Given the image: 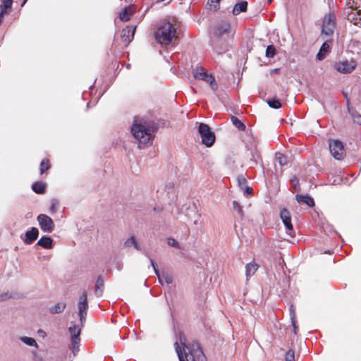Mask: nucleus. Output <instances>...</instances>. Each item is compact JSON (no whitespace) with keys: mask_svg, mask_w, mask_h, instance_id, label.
I'll return each mask as SVG.
<instances>
[{"mask_svg":"<svg viewBox=\"0 0 361 361\" xmlns=\"http://www.w3.org/2000/svg\"><path fill=\"white\" fill-rule=\"evenodd\" d=\"M179 340L184 355L178 342H176L174 345L180 361H204L205 356L198 342L193 341L188 343L187 339L183 333L180 334Z\"/></svg>","mask_w":361,"mask_h":361,"instance_id":"f257e3e1","label":"nucleus"},{"mask_svg":"<svg viewBox=\"0 0 361 361\" xmlns=\"http://www.w3.org/2000/svg\"><path fill=\"white\" fill-rule=\"evenodd\" d=\"M155 130L156 128L153 122L134 123L131 127V132L137 140L140 148L142 147V145H152L154 137L152 134Z\"/></svg>","mask_w":361,"mask_h":361,"instance_id":"f03ea898","label":"nucleus"},{"mask_svg":"<svg viewBox=\"0 0 361 361\" xmlns=\"http://www.w3.org/2000/svg\"><path fill=\"white\" fill-rule=\"evenodd\" d=\"M154 37L161 45H169L178 38L175 25L170 22H163L154 32Z\"/></svg>","mask_w":361,"mask_h":361,"instance_id":"7ed1b4c3","label":"nucleus"},{"mask_svg":"<svg viewBox=\"0 0 361 361\" xmlns=\"http://www.w3.org/2000/svg\"><path fill=\"white\" fill-rule=\"evenodd\" d=\"M198 133L201 136L202 143L206 147H210L214 144L215 134L207 124L200 123L198 126Z\"/></svg>","mask_w":361,"mask_h":361,"instance_id":"20e7f679","label":"nucleus"},{"mask_svg":"<svg viewBox=\"0 0 361 361\" xmlns=\"http://www.w3.org/2000/svg\"><path fill=\"white\" fill-rule=\"evenodd\" d=\"M192 75L195 79L203 80L209 84L213 90H216L218 88L214 77L212 74L208 73L202 66H197L193 70Z\"/></svg>","mask_w":361,"mask_h":361,"instance_id":"39448f33","label":"nucleus"},{"mask_svg":"<svg viewBox=\"0 0 361 361\" xmlns=\"http://www.w3.org/2000/svg\"><path fill=\"white\" fill-rule=\"evenodd\" d=\"M336 25V18L333 12L326 14L322 25V35L331 37Z\"/></svg>","mask_w":361,"mask_h":361,"instance_id":"423d86ee","label":"nucleus"},{"mask_svg":"<svg viewBox=\"0 0 361 361\" xmlns=\"http://www.w3.org/2000/svg\"><path fill=\"white\" fill-rule=\"evenodd\" d=\"M329 150L331 155L338 160L343 159L345 155V151L343 143L338 140H329Z\"/></svg>","mask_w":361,"mask_h":361,"instance_id":"0eeeda50","label":"nucleus"},{"mask_svg":"<svg viewBox=\"0 0 361 361\" xmlns=\"http://www.w3.org/2000/svg\"><path fill=\"white\" fill-rule=\"evenodd\" d=\"M280 218L286 228V232L290 237H295V231L291 223V215L290 212L283 208L281 210Z\"/></svg>","mask_w":361,"mask_h":361,"instance_id":"6e6552de","label":"nucleus"},{"mask_svg":"<svg viewBox=\"0 0 361 361\" xmlns=\"http://www.w3.org/2000/svg\"><path fill=\"white\" fill-rule=\"evenodd\" d=\"M37 220L40 228L44 232L51 233L54 228V223L51 217L46 214H41L37 216Z\"/></svg>","mask_w":361,"mask_h":361,"instance_id":"1a4fd4ad","label":"nucleus"},{"mask_svg":"<svg viewBox=\"0 0 361 361\" xmlns=\"http://www.w3.org/2000/svg\"><path fill=\"white\" fill-rule=\"evenodd\" d=\"M348 8L350 9V11H348L347 13V18L351 22H353L355 25H357L358 23L356 21V19L354 18L353 15L355 13L353 11L356 12V14L359 17V20H361V8H360V1L357 2L355 0H349L348 2Z\"/></svg>","mask_w":361,"mask_h":361,"instance_id":"9d476101","label":"nucleus"},{"mask_svg":"<svg viewBox=\"0 0 361 361\" xmlns=\"http://www.w3.org/2000/svg\"><path fill=\"white\" fill-rule=\"evenodd\" d=\"M70 334H71V345H72V350L74 355H75L79 350V344L80 341V335L81 332V329L74 325L73 326H70L68 329Z\"/></svg>","mask_w":361,"mask_h":361,"instance_id":"9b49d317","label":"nucleus"},{"mask_svg":"<svg viewBox=\"0 0 361 361\" xmlns=\"http://www.w3.org/2000/svg\"><path fill=\"white\" fill-rule=\"evenodd\" d=\"M78 315L80 317L81 322H82V321L85 320V317L87 315V311L88 309L87 295L86 292H83L82 294L80 296L78 302Z\"/></svg>","mask_w":361,"mask_h":361,"instance_id":"f8f14e48","label":"nucleus"},{"mask_svg":"<svg viewBox=\"0 0 361 361\" xmlns=\"http://www.w3.org/2000/svg\"><path fill=\"white\" fill-rule=\"evenodd\" d=\"M135 30L136 26L133 25L126 26L121 30V39L125 47H127L133 39Z\"/></svg>","mask_w":361,"mask_h":361,"instance_id":"ddd939ff","label":"nucleus"},{"mask_svg":"<svg viewBox=\"0 0 361 361\" xmlns=\"http://www.w3.org/2000/svg\"><path fill=\"white\" fill-rule=\"evenodd\" d=\"M356 67V62L354 60L338 61L335 64V68L343 73H350Z\"/></svg>","mask_w":361,"mask_h":361,"instance_id":"4468645a","label":"nucleus"},{"mask_svg":"<svg viewBox=\"0 0 361 361\" xmlns=\"http://www.w3.org/2000/svg\"><path fill=\"white\" fill-rule=\"evenodd\" d=\"M25 235V238L24 239V243L27 245H30L37 240L39 231L37 228L32 227L30 231H26Z\"/></svg>","mask_w":361,"mask_h":361,"instance_id":"2eb2a0df","label":"nucleus"},{"mask_svg":"<svg viewBox=\"0 0 361 361\" xmlns=\"http://www.w3.org/2000/svg\"><path fill=\"white\" fill-rule=\"evenodd\" d=\"M230 29V23L228 21H221L215 27L214 35L221 37Z\"/></svg>","mask_w":361,"mask_h":361,"instance_id":"dca6fc26","label":"nucleus"},{"mask_svg":"<svg viewBox=\"0 0 361 361\" xmlns=\"http://www.w3.org/2000/svg\"><path fill=\"white\" fill-rule=\"evenodd\" d=\"M259 269V265L255 262L252 261L245 265V276L247 279L252 276L257 269Z\"/></svg>","mask_w":361,"mask_h":361,"instance_id":"f3484780","label":"nucleus"},{"mask_svg":"<svg viewBox=\"0 0 361 361\" xmlns=\"http://www.w3.org/2000/svg\"><path fill=\"white\" fill-rule=\"evenodd\" d=\"M295 199L299 204H305L310 207L315 204L313 198L309 195H296Z\"/></svg>","mask_w":361,"mask_h":361,"instance_id":"a211bd4d","label":"nucleus"},{"mask_svg":"<svg viewBox=\"0 0 361 361\" xmlns=\"http://www.w3.org/2000/svg\"><path fill=\"white\" fill-rule=\"evenodd\" d=\"M37 245L44 248L51 249L53 247V240L50 237L42 236L37 243Z\"/></svg>","mask_w":361,"mask_h":361,"instance_id":"6ab92c4d","label":"nucleus"},{"mask_svg":"<svg viewBox=\"0 0 361 361\" xmlns=\"http://www.w3.org/2000/svg\"><path fill=\"white\" fill-rule=\"evenodd\" d=\"M329 44L328 42H324L320 47V49L317 54V59L319 61L324 59L326 54L329 52Z\"/></svg>","mask_w":361,"mask_h":361,"instance_id":"aec40b11","label":"nucleus"},{"mask_svg":"<svg viewBox=\"0 0 361 361\" xmlns=\"http://www.w3.org/2000/svg\"><path fill=\"white\" fill-rule=\"evenodd\" d=\"M104 289V283L102 278V276H99L97 279L96 283H95V290H94V294L97 297H101L103 294Z\"/></svg>","mask_w":361,"mask_h":361,"instance_id":"412c9836","label":"nucleus"},{"mask_svg":"<svg viewBox=\"0 0 361 361\" xmlns=\"http://www.w3.org/2000/svg\"><path fill=\"white\" fill-rule=\"evenodd\" d=\"M47 184L42 181H36L32 183V189L37 194H44L45 192Z\"/></svg>","mask_w":361,"mask_h":361,"instance_id":"4be33fe9","label":"nucleus"},{"mask_svg":"<svg viewBox=\"0 0 361 361\" xmlns=\"http://www.w3.org/2000/svg\"><path fill=\"white\" fill-rule=\"evenodd\" d=\"M247 8V1H241L240 3L236 4L232 11V13L234 16H237L240 14L241 12H245Z\"/></svg>","mask_w":361,"mask_h":361,"instance_id":"5701e85b","label":"nucleus"},{"mask_svg":"<svg viewBox=\"0 0 361 361\" xmlns=\"http://www.w3.org/2000/svg\"><path fill=\"white\" fill-rule=\"evenodd\" d=\"M51 168L50 161L48 158H44L42 160L39 164V173L43 176Z\"/></svg>","mask_w":361,"mask_h":361,"instance_id":"b1692460","label":"nucleus"},{"mask_svg":"<svg viewBox=\"0 0 361 361\" xmlns=\"http://www.w3.org/2000/svg\"><path fill=\"white\" fill-rule=\"evenodd\" d=\"M131 8L130 6L126 7L122 12L119 15V18L121 20L126 22L130 19L131 16L133 15V11H130Z\"/></svg>","mask_w":361,"mask_h":361,"instance_id":"393cba45","label":"nucleus"},{"mask_svg":"<svg viewBox=\"0 0 361 361\" xmlns=\"http://www.w3.org/2000/svg\"><path fill=\"white\" fill-rule=\"evenodd\" d=\"M13 0H1L0 8L4 13L11 11Z\"/></svg>","mask_w":361,"mask_h":361,"instance_id":"a878e982","label":"nucleus"},{"mask_svg":"<svg viewBox=\"0 0 361 361\" xmlns=\"http://www.w3.org/2000/svg\"><path fill=\"white\" fill-rule=\"evenodd\" d=\"M66 307L65 302H58L54 306L49 308V312L51 314H59L62 312Z\"/></svg>","mask_w":361,"mask_h":361,"instance_id":"bb28decb","label":"nucleus"},{"mask_svg":"<svg viewBox=\"0 0 361 361\" xmlns=\"http://www.w3.org/2000/svg\"><path fill=\"white\" fill-rule=\"evenodd\" d=\"M231 121L233 124L240 130L244 131L246 128L245 125L240 121L237 117L232 116Z\"/></svg>","mask_w":361,"mask_h":361,"instance_id":"cd10ccee","label":"nucleus"},{"mask_svg":"<svg viewBox=\"0 0 361 361\" xmlns=\"http://www.w3.org/2000/svg\"><path fill=\"white\" fill-rule=\"evenodd\" d=\"M207 5L209 10L216 11L220 8V0H208Z\"/></svg>","mask_w":361,"mask_h":361,"instance_id":"c85d7f7f","label":"nucleus"},{"mask_svg":"<svg viewBox=\"0 0 361 361\" xmlns=\"http://www.w3.org/2000/svg\"><path fill=\"white\" fill-rule=\"evenodd\" d=\"M276 161L279 164L280 166H283L287 164L286 157L280 152H278L275 155Z\"/></svg>","mask_w":361,"mask_h":361,"instance_id":"c756f323","label":"nucleus"},{"mask_svg":"<svg viewBox=\"0 0 361 361\" xmlns=\"http://www.w3.org/2000/svg\"><path fill=\"white\" fill-rule=\"evenodd\" d=\"M276 53V48L274 45H269L266 49V56L268 58H273Z\"/></svg>","mask_w":361,"mask_h":361,"instance_id":"7c9ffc66","label":"nucleus"},{"mask_svg":"<svg viewBox=\"0 0 361 361\" xmlns=\"http://www.w3.org/2000/svg\"><path fill=\"white\" fill-rule=\"evenodd\" d=\"M125 245L126 247H131L134 245L135 249L139 250L138 245L136 242L135 238L133 236L130 237L125 242Z\"/></svg>","mask_w":361,"mask_h":361,"instance_id":"2f4dec72","label":"nucleus"},{"mask_svg":"<svg viewBox=\"0 0 361 361\" xmlns=\"http://www.w3.org/2000/svg\"><path fill=\"white\" fill-rule=\"evenodd\" d=\"M21 341L28 345L37 346V343L35 340L32 338L25 336L21 338Z\"/></svg>","mask_w":361,"mask_h":361,"instance_id":"473e14b6","label":"nucleus"},{"mask_svg":"<svg viewBox=\"0 0 361 361\" xmlns=\"http://www.w3.org/2000/svg\"><path fill=\"white\" fill-rule=\"evenodd\" d=\"M269 106L273 109H279L281 106L280 102L277 99H269L267 102Z\"/></svg>","mask_w":361,"mask_h":361,"instance_id":"72a5a7b5","label":"nucleus"},{"mask_svg":"<svg viewBox=\"0 0 361 361\" xmlns=\"http://www.w3.org/2000/svg\"><path fill=\"white\" fill-rule=\"evenodd\" d=\"M295 360V352L293 350H289L286 353L285 361H294Z\"/></svg>","mask_w":361,"mask_h":361,"instance_id":"f704fd0d","label":"nucleus"},{"mask_svg":"<svg viewBox=\"0 0 361 361\" xmlns=\"http://www.w3.org/2000/svg\"><path fill=\"white\" fill-rule=\"evenodd\" d=\"M150 262H151V264H152V266L153 267V269L154 271L155 274L157 276L159 281L161 283V276L159 274V271L158 270V266H157V263L152 259H150Z\"/></svg>","mask_w":361,"mask_h":361,"instance_id":"c9c22d12","label":"nucleus"},{"mask_svg":"<svg viewBox=\"0 0 361 361\" xmlns=\"http://www.w3.org/2000/svg\"><path fill=\"white\" fill-rule=\"evenodd\" d=\"M233 208L237 210L238 214L240 216L241 218L243 217V211L242 207L240 205V204L235 201H233Z\"/></svg>","mask_w":361,"mask_h":361,"instance_id":"e433bc0d","label":"nucleus"},{"mask_svg":"<svg viewBox=\"0 0 361 361\" xmlns=\"http://www.w3.org/2000/svg\"><path fill=\"white\" fill-rule=\"evenodd\" d=\"M238 183L240 186H244L247 184V180L244 176L241 175L238 177Z\"/></svg>","mask_w":361,"mask_h":361,"instance_id":"4c0bfd02","label":"nucleus"},{"mask_svg":"<svg viewBox=\"0 0 361 361\" xmlns=\"http://www.w3.org/2000/svg\"><path fill=\"white\" fill-rule=\"evenodd\" d=\"M168 244L174 247H178L179 243L173 238H168Z\"/></svg>","mask_w":361,"mask_h":361,"instance_id":"58836bf2","label":"nucleus"},{"mask_svg":"<svg viewBox=\"0 0 361 361\" xmlns=\"http://www.w3.org/2000/svg\"><path fill=\"white\" fill-rule=\"evenodd\" d=\"M58 201L56 200H52L51 201V206H50V211L52 212V213H54L56 212V208L58 205Z\"/></svg>","mask_w":361,"mask_h":361,"instance_id":"ea45409f","label":"nucleus"},{"mask_svg":"<svg viewBox=\"0 0 361 361\" xmlns=\"http://www.w3.org/2000/svg\"><path fill=\"white\" fill-rule=\"evenodd\" d=\"M290 310V319L291 320L295 319V307H294L293 305H291L290 306V310Z\"/></svg>","mask_w":361,"mask_h":361,"instance_id":"a19ab883","label":"nucleus"},{"mask_svg":"<svg viewBox=\"0 0 361 361\" xmlns=\"http://www.w3.org/2000/svg\"><path fill=\"white\" fill-rule=\"evenodd\" d=\"M353 121L355 123H357L359 125H361V115L355 114L353 116Z\"/></svg>","mask_w":361,"mask_h":361,"instance_id":"79ce46f5","label":"nucleus"},{"mask_svg":"<svg viewBox=\"0 0 361 361\" xmlns=\"http://www.w3.org/2000/svg\"><path fill=\"white\" fill-rule=\"evenodd\" d=\"M162 277L165 279L166 283H172V278L168 274H163Z\"/></svg>","mask_w":361,"mask_h":361,"instance_id":"37998d69","label":"nucleus"},{"mask_svg":"<svg viewBox=\"0 0 361 361\" xmlns=\"http://www.w3.org/2000/svg\"><path fill=\"white\" fill-rule=\"evenodd\" d=\"M291 322H292V325H293V332H294L295 334H298V327L296 325V320L295 319L291 320Z\"/></svg>","mask_w":361,"mask_h":361,"instance_id":"c03bdc74","label":"nucleus"},{"mask_svg":"<svg viewBox=\"0 0 361 361\" xmlns=\"http://www.w3.org/2000/svg\"><path fill=\"white\" fill-rule=\"evenodd\" d=\"M7 14H8V13H4V11L1 10V12H0V25L4 21V15H7Z\"/></svg>","mask_w":361,"mask_h":361,"instance_id":"a18cd8bd","label":"nucleus"},{"mask_svg":"<svg viewBox=\"0 0 361 361\" xmlns=\"http://www.w3.org/2000/svg\"><path fill=\"white\" fill-rule=\"evenodd\" d=\"M245 191L247 194H249V195H252V193H253V189L251 187H246Z\"/></svg>","mask_w":361,"mask_h":361,"instance_id":"49530a36","label":"nucleus"},{"mask_svg":"<svg viewBox=\"0 0 361 361\" xmlns=\"http://www.w3.org/2000/svg\"><path fill=\"white\" fill-rule=\"evenodd\" d=\"M295 180H296V183L294 184L293 187H294L295 190H299L300 186H299V183H298V179H295Z\"/></svg>","mask_w":361,"mask_h":361,"instance_id":"de8ad7c7","label":"nucleus"},{"mask_svg":"<svg viewBox=\"0 0 361 361\" xmlns=\"http://www.w3.org/2000/svg\"><path fill=\"white\" fill-rule=\"evenodd\" d=\"M271 73H280V68H274L273 70H271Z\"/></svg>","mask_w":361,"mask_h":361,"instance_id":"09e8293b","label":"nucleus"},{"mask_svg":"<svg viewBox=\"0 0 361 361\" xmlns=\"http://www.w3.org/2000/svg\"><path fill=\"white\" fill-rule=\"evenodd\" d=\"M38 334L42 335L43 336L45 335V332L42 330L38 331Z\"/></svg>","mask_w":361,"mask_h":361,"instance_id":"8fccbe9b","label":"nucleus"},{"mask_svg":"<svg viewBox=\"0 0 361 361\" xmlns=\"http://www.w3.org/2000/svg\"><path fill=\"white\" fill-rule=\"evenodd\" d=\"M27 1V0H23V3L21 4V6H23L25 4Z\"/></svg>","mask_w":361,"mask_h":361,"instance_id":"3c124183","label":"nucleus"},{"mask_svg":"<svg viewBox=\"0 0 361 361\" xmlns=\"http://www.w3.org/2000/svg\"><path fill=\"white\" fill-rule=\"evenodd\" d=\"M267 1H268L269 4H271V3L273 1V0H267Z\"/></svg>","mask_w":361,"mask_h":361,"instance_id":"603ef678","label":"nucleus"},{"mask_svg":"<svg viewBox=\"0 0 361 361\" xmlns=\"http://www.w3.org/2000/svg\"><path fill=\"white\" fill-rule=\"evenodd\" d=\"M164 0H157L158 2L164 1Z\"/></svg>","mask_w":361,"mask_h":361,"instance_id":"864d4df0","label":"nucleus"},{"mask_svg":"<svg viewBox=\"0 0 361 361\" xmlns=\"http://www.w3.org/2000/svg\"><path fill=\"white\" fill-rule=\"evenodd\" d=\"M359 1H360V8H361V0H359Z\"/></svg>","mask_w":361,"mask_h":361,"instance_id":"5fc2aeb1","label":"nucleus"}]
</instances>
